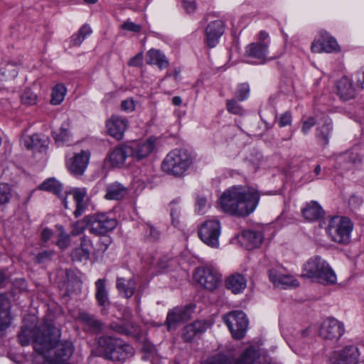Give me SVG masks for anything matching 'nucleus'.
I'll list each match as a JSON object with an SVG mask.
<instances>
[{"label":"nucleus","mask_w":364,"mask_h":364,"mask_svg":"<svg viewBox=\"0 0 364 364\" xmlns=\"http://www.w3.org/2000/svg\"><path fill=\"white\" fill-rule=\"evenodd\" d=\"M259 198V192L253 188L246 190L242 186H232L222 193L219 203L225 213L245 217L255 210Z\"/></svg>","instance_id":"1"},{"label":"nucleus","mask_w":364,"mask_h":364,"mask_svg":"<svg viewBox=\"0 0 364 364\" xmlns=\"http://www.w3.org/2000/svg\"><path fill=\"white\" fill-rule=\"evenodd\" d=\"M98 346L102 357L113 361H124L134 355V348L122 339L108 335L98 338Z\"/></svg>","instance_id":"2"},{"label":"nucleus","mask_w":364,"mask_h":364,"mask_svg":"<svg viewBox=\"0 0 364 364\" xmlns=\"http://www.w3.org/2000/svg\"><path fill=\"white\" fill-rule=\"evenodd\" d=\"M50 326L43 324L38 328L23 326L18 335V341L21 346H27L32 340L33 348L40 355H45L52 346V338L47 334Z\"/></svg>","instance_id":"3"},{"label":"nucleus","mask_w":364,"mask_h":364,"mask_svg":"<svg viewBox=\"0 0 364 364\" xmlns=\"http://www.w3.org/2000/svg\"><path fill=\"white\" fill-rule=\"evenodd\" d=\"M302 277L316 279L324 284H335L336 275L329 264L320 256L310 258L304 264Z\"/></svg>","instance_id":"4"},{"label":"nucleus","mask_w":364,"mask_h":364,"mask_svg":"<svg viewBox=\"0 0 364 364\" xmlns=\"http://www.w3.org/2000/svg\"><path fill=\"white\" fill-rule=\"evenodd\" d=\"M192 158L185 149H173L164 159L161 168L168 174L181 176L189 168Z\"/></svg>","instance_id":"5"},{"label":"nucleus","mask_w":364,"mask_h":364,"mask_svg":"<svg viewBox=\"0 0 364 364\" xmlns=\"http://www.w3.org/2000/svg\"><path fill=\"white\" fill-rule=\"evenodd\" d=\"M353 223L347 217L335 216L328 221L326 231L331 239L338 244L346 245L350 240Z\"/></svg>","instance_id":"6"},{"label":"nucleus","mask_w":364,"mask_h":364,"mask_svg":"<svg viewBox=\"0 0 364 364\" xmlns=\"http://www.w3.org/2000/svg\"><path fill=\"white\" fill-rule=\"evenodd\" d=\"M55 328L49 327L47 334H50L52 338V346L46 351L45 361L55 360V362H66L73 353L74 347L68 341H58L54 336Z\"/></svg>","instance_id":"7"},{"label":"nucleus","mask_w":364,"mask_h":364,"mask_svg":"<svg viewBox=\"0 0 364 364\" xmlns=\"http://www.w3.org/2000/svg\"><path fill=\"white\" fill-rule=\"evenodd\" d=\"M90 233L96 236L104 235L114 230L117 221L114 218H110L105 213H95L86 215Z\"/></svg>","instance_id":"8"},{"label":"nucleus","mask_w":364,"mask_h":364,"mask_svg":"<svg viewBox=\"0 0 364 364\" xmlns=\"http://www.w3.org/2000/svg\"><path fill=\"white\" fill-rule=\"evenodd\" d=\"M223 320L234 338L240 340L244 338L248 326V320L243 311H231L223 316Z\"/></svg>","instance_id":"9"},{"label":"nucleus","mask_w":364,"mask_h":364,"mask_svg":"<svg viewBox=\"0 0 364 364\" xmlns=\"http://www.w3.org/2000/svg\"><path fill=\"white\" fill-rule=\"evenodd\" d=\"M259 356V352L250 346L237 358H229L224 354H218L208 360L205 364H253Z\"/></svg>","instance_id":"10"},{"label":"nucleus","mask_w":364,"mask_h":364,"mask_svg":"<svg viewBox=\"0 0 364 364\" xmlns=\"http://www.w3.org/2000/svg\"><path fill=\"white\" fill-rule=\"evenodd\" d=\"M221 226L218 220H208L203 223L198 230L200 240L206 245L217 247L219 245Z\"/></svg>","instance_id":"11"},{"label":"nucleus","mask_w":364,"mask_h":364,"mask_svg":"<svg viewBox=\"0 0 364 364\" xmlns=\"http://www.w3.org/2000/svg\"><path fill=\"white\" fill-rule=\"evenodd\" d=\"M194 277L202 287L210 291L217 289L221 279L218 270L208 267L198 269Z\"/></svg>","instance_id":"12"},{"label":"nucleus","mask_w":364,"mask_h":364,"mask_svg":"<svg viewBox=\"0 0 364 364\" xmlns=\"http://www.w3.org/2000/svg\"><path fill=\"white\" fill-rule=\"evenodd\" d=\"M359 356L358 348L354 346H348L342 350L334 351L328 364H358Z\"/></svg>","instance_id":"13"},{"label":"nucleus","mask_w":364,"mask_h":364,"mask_svg":"<svg viewBox=\"0 0 364 364\" xmlns=\"http://www.w3.org/2000/svg\"><path fill=\"white\" fill-rule=\"evenodd\" d=\"M344 332L345 327L342 322L334 318H328L323 323L319 333L324 340L336 341Z\"/></svg>","instance_id":"14"},{"label":"nucleus","mask_w":364,"mask_h":364,"mask_svg":"<svg viewBox=\"0 0 364 364\" xmlns=\"http://www.w3.org/2000/svg\"><path fill=\"white\" fill-rule=\"evenodd\" d=\"M210 326L207 320H197L185 326L181 330V338L184 342L191 343L200 338Z\"/></svg>","instance_id":"15"},{"label":"nucleus","mask_w":364,"mask_h":364,"mask_svg":"<svg viewBox=\"0 0 364 364\" xmlns=\"http://www.w3.org/2000/svg\"><path fill=\"white\" fill-rule=\"evenodd\" d=\"M311 50L313 53H332L338 50V45L334 38L326 31H320L318 37L311 43Z\"/></svg>","instance_id":"16"},{"label":"nucleus","mask_w":364,"mask_h":364,"mask_svg":"<svg viewBox=\"0 0 364 364\" xmlns=\"http://www.w3.org/2000/svg\"><path fill=\"white\" fill-rule=\"evenodd\" d=\"M106 127L109 135L117 140H121L128 127V120L125 117L112 115L107 121Z\"/></svg>","instance_id":"17"},{"label":"nucleus","mask_w":364,"mask_h":364,"mask_svg":"<svg viewBox=\"0 0 364 364\" xmlns=\"http://www.w3.org/2000/svg\"><path fill=\"white\" fill-rule=\"evenodd\" d=\"M131 150V158L141 161L148 157L155 148V141L149 139L146 141H135L129 144Z\"/></svg>","instance_id":"18"},{"label":"nucleus","mask_w":364,"mask_h":364,"mask_svg":"<svg viewBox=\"0 0 364 364\" xmlns=\"http://www.w3.org/2000/svg\"><path fill=\"white\" fill-rule=\"evenodd\" d=\"M90 157V153L86 151L75 154L68 164L70 172L75 176H82L89 164Z\"/></svg>","instance_id":"19"},{"label":"nucleus","mask_w":364,"mask_h":364,"mask_svg":"<svg viewBox=\"0 0 364 364\" xmlns=\"http://www.w3.org/2000/svg\"><path fill=\"white\" fill-rule=\"evenodd\" d=\"M225 31V23L221 20H215L208 23L205 28V40L208 47L214 48Z\"/></svg>","instance_id":"20"},{"label":"nucleus","mask_w":364,"mask_h":364,"mask_svg":"<svg viewBox=\"0 0 364 364\" xmlns=\"http://www.w3.org/2000/svg\"><path fill=\"white\" fill-rule=\"evenodd\" d=\"M131 150L128 144L116 146L108 155V160L112 167H122L127 159L131 158Z\"/></svg>","instance_id":"21"},{"label":"nucleus","mask_w":364,"mask_h":364,"mask_svg":"<svg viewBox=\"0 0 364 364\" xmlns=\"http://www.w3.org/2000/svg\"><path fill=\"white\" fill-rule=\"evenodd\" d=\"M77 318L83 325L85 331L92 334H98L102 331L103 323L94 315L82 311L79 313Z\"/></svg>","instance_id":"22"},{"label":"nucleus","mask_w":364,"mask_h":364,"mask_svg":"<svg viewBox=\"0 0 364 364\" xmlns=\"http://www.w3.org/2000/svg\"><path fill=\"white\" fill-rule=\"evenodd\" d=\"M191 308L188 306L177 307L171 310L166 317L168 329L174 328L179 323L184 322L191 318Z\"/></svg>","instance_id":"23"},{"label":"nucleus","mask_w":364,"mask_h":364,"mask_svg":"<svg viewBox=\"0 0 364 364\" xmlns=\"http://www.w3.org/2000/svg\"><path fill=\"white\" fill-rule=\"evenodd\" d=\"M268 43H252L245 48V55L259 60L261 63L267 60Z\"/></svg>","instance_id":"24"},{"label":"nucleus","mask_w":364,"mask_h":364,"mask_svg":"<svg viewBox=\"0 0 364 364\" xmlns=\"http://www.w3.org/2000/svg\"><path fill=\"white\" fill-rule=\"evenodd\" d=\"M269 278L274 286L283 289L295 287L299 285L298 281L294 279L292 276L282 274L275 269L269 270Z\"/></svg>","instance_id":"25"},{"label":"nucleus","mask_w":364,"mask_h":364,"mask_svg":"<svg viewBox=\"0 0 364 364\" xmlns=\"http://www.w3.org/2000/svg\"><path fill=\"white\" fill-rule=\"evenodd\" d=\"M240 241L247 250L259 247L263 241V235L260 232L245 230L240 237Z\"/></svg>","instance_id":"26"},{"label":"nucleus","mask_w":364,"mask_h":364,"mask_svg":"<svg viewBox=\"0 0 364 364\" xmlns=\"http://www.w3.org/2000/svg\"><path fill=\"white\" fill-rule=\"evenodd\" d=\"M108 328L113 331L125 336H133L139 332V326L132 320L121 322L114 321L109 325Z\"/></svg>","instance_id":"27"},{"label":"nucleus","mask_w":364,"mask_h":364,"mask_svg":"<svg viewBox=\"0 0 364 364\" xmlns=\"http://www.w3.org/2000/svg\"><path fill=\"white\" fill-rule=\"evenodd\" d=\"M336 92L342 100L346 101L355 97V90L351 80L343 77L336 83Z\"/></svg>","instance_id":"28"},{"label":"nucleus","mask_w":364,"mask_h":364,"mask_svg":"<svg viewBox=\"0 0 364 364\" xmlns=\"http://www.w3.org/2000/svg\"><path fill=\"white\" fill-rule=\"evenodd\" d=\"M333 131V122L331 119L326 117L323 119V122L316 129V138L323 146H326L329 143L331 134Z\"/></svg>","instance_id":"29"},{"label":"nucleus","mask_w":364,"mask_h":364,"mask_svg":"<svg viewBox=\"0 0 364 364\" xmlns=\"http://www.w3.org/2000/svg\"><path fill=\"white\" fill-rule=\"evenodd\" d=\"M225 286L232 293L238 294L246 288L247 280L241 274H233L226 279Z\"/></svg>","instance_id":"30"},{"label":"nucleus","mask_w":364,"mask_h":364,"mask_svg":"<svg viewBox=\"0 0 364 364\" xmlns=\"http://www.w3.org/2000/svg\"><path fill=\"white\" fill-rule=\"evenodd\" d=\"M146 63L149 65H156L162 70L169 65V62L166 55L158 49H150L146 53Z\"/></svg>","instance_id":"31"},{"label":"nucleus","mask_w":364,"mask_h":364,"mask_svg":"<svg viewBox=\"0 0 364 364\" xmlns=\"http://www.w3.org/2000/svg\"><path fill=\"white\" fill-rule=\"evenodd\" d=\"M96 292L95 299L98 305L102 309L107 307L109 304V293L106 289V280L105 279H99L95 283Z\"/></svg>","instance_id":"32"},{"label":"nucleus","mask_w":364,"mask_h":364,"mask_svg":"<svg viewBox=\"0 0 364 364\" xmlns=\"http://www.w3.org/2000/svg\"><path fill=\"white\" fill-rule=\"evenodd\" d=\"M71 193L76 203V209L74 211V215L75 218H79L86 209V204L84 200L87 196V189L85 188H75L71 191Z\"/></svg>","instance_id":"33"},{"label":"nucleus","mask_w":364,"mask_h":364,"mask_svg":"<svg viewBox=\"0 0 364 364\" xmlns=\"http://www.w3.org/2000/svg\"><path fill=\"white\" fill-rule=\"evenodd\" d=\"M127 193V188L120 183L114 182L107 185L105 198L107 200H120Z\"/></svg>","instance_id":"34"},{"label":"nucleus","mask_w":364,"mask_h":364,"mask_svg":"<svg viewBox=\"0 0 364 364\" xmlns=\"http://www.w3.org/2000/svg\"><path fill=\"white\" fill-rule=\"evenodd\" d=\"M324 213L321 206L316 201H311L302 209V215L304 218L309 221L317 220Z\"/></svg>","instance_id":"35"},{"label":"nucleus","mask_w":364,"mask_h":364,"mask_svg":"<svg viewBox=\"0 0 364 364\" xmlns=\"http://www.w3.org/2000/svg\"><path fill=\"white\" fill-rule=\"evenodd\" d=\"M116 287L119 294L126 298H131L135 292L136 282L134 279H126L123 277H117Z\"/></svg>","instance_id":"36"},{"label":"nucleus","mask_w":364,"mask_h":364,"mask_svg":"<svg viewBox=\"0 0 364 364\" xmlns=\"http://www.w3.org/2000/svg\"><path fill=\"white\" fill-rule=\"evenodd\" d=\"M10 305L6 296L0 295V331L9 327L11 322Z\"/></svg>","instance_id":"37"},{"label":"nucleus","mask_w":364,"mask_h":364,"mask_svg":"<svg viewBox=\"0 0 364 364\" xmlns=\"http://www.w3.org/2000/svg\"><path fill=\"white\" fill-rule=\"evenodd\" d=\"M14 191L7 183H0V211H4L13 198Z\"/></svg>","instance_id":"38"},{"label":"nucleus","mask_w":364,"mask_h":364,"mask_svg":"<svg viewBox=\"0 0 364 364\" xmlns=\"http://www.w3.org/2000/svg\"><path fill=\"white\" fill-rule=\"evenodd\" d=\"M68 123H63L58 131H53L52 136L58 145L70 142V134Z\"/></svg>","instance_id":"39"},{"label":"nucleus","mask_w":364,"mask_h":364,"mask_svg":"<svg viewBox=\"0 0 364 364\" xmlns=\"http://www.w3.org/2000/svg\"><path fill=\"white\" fill-rule=\"evenodd\" d=\"M92 32L91 27L85 23L77 31V33L73 34L70 38V44L72 46H79L85 39V38L90 36Z\"/></svg>","instance_id":"40"},{"label":"nucleus","mask_w":364,"mask_h":364,"mask_svg":"<svg viewBox=\"0 0 364 364\" xmlns=\"http://www.w3.org/2000/svg\"><path fill=\"white\" fill-rule=\"evenodd\" d=\"M39 188L41 190L52 192L58 197L62 196L63 186L55 178H49L45 181L40 185Z\"/></svg>","instance_id":"41"},{"label":"nucleus","mask_w":364,"mask_h":364,"mask_svg":"<svg viewBox=\"0 0 364 364\" xmlns=\"http://www.w3.org/2000/svg\"><path fill=\"white\" fill-rule=\"evenodd\" d=\"M18 74V68L14 63H7L1 65L0 75L5 80H12L17 77Z\"/></svg>","instance_id":"42"},{"label":"nucleus","mask_w":364,"mask_h":364,"mask_svg":"<svg viewBox=\"0 0 364 364\" xmlns=\"http://www.w3.org/2000/svg\"><path fill=\"white\" fill-rule=\"evenodd\" d=\"M66 91L63 84L56 85L52 90L50 103L54 105H60L65 98Z\"/></svg>","instance_id":"43"},{"label":"nucleus","mask_w":364,"mask_h":364,"mask_svg":"<svg viewBox=\"0 0 364 364\" xmlns=\"http://www.w3.org/2000/svg\"><path fill=\"white\" fill-rule=\"evenodd\" d=\"M90 250H85L82 247H77L71 252V258L73 261L81 262L87 260L90 258Z\"/></svg>","instance_id":"44"},{"label":"nucleus","mask_w":364,"mask_h":364,"mask_svg":"<svg viewBox=\"0 0 364 364\" xmlns=\"http://www.w3.org/2000/svg\"><path fill=\"white\" fill-rule=\"evenodd\" d=\"M86 228H88V223L86 220L85 216L83 219L77 220L73 224L70 234L73 236L79 235L82 233Z\"/></svg>","instance_id":"45"},{"label":"nucleus","mask_w":364,"mask_h":364,"mask_svg":"<svg viewBox=\"0 0 364 364\" xmlns=\"http://www.w3.org/2000/svg\"><path fill=\"white\" fill-rule=\"evenodd\" d=\"M226 107L228 111L233 114L242 115L245 113V109L234 99L227 100Z\"/></svg>","instance_id":"46"},{"label":"nucleus","mask_w":364,"mask_h":364,"mask_svg":"<svg viewBox=\"0 0 364 364\" xmlns=\"http://www.w3.org/2000/svg\"><path fill=\"white\" fill-rule=\"evenodd\" d=\"M250 87L247 83H242L238 85L235 92V97L240 101L246 100L249 96Z\"/></svg>","instance_id":"47"},{"label":"nucleus","mask_w":364,"mask_h":364,"mask_svg":"<svg viewBox=\"0 0 364 364\" xmlns=\"http://www.w3.org/2000/svg\"><path fill=\"white\" fill-rule=\"evenodd\" d=\"M21 101L25 105H33L36 103L37 96L33 92L28 89L23 92L21 96Z\"/></svg>","instance_id":"48"},{"label":"nucleus","mask_w":364,"mask_h":364,"mask_svg":"<svg viewBox=\"0 0 364 364\" xmlns=\"http://www.w3.org/2000/svg\"><path fill=\"white\" fill-rule=\"evenodd\" d=\"M316 119L314 117H309L302 122L301 132L307 134L310 129L316 124Z\"/></svg>","instance_id":"49"},{"label":"nucleus","mask_w":364,"mask_h":364,"mask_svg":"<svg viewBox=\"0 0 364 364\" xmlns=\"http://www.w3.org/2000/svg\"><path fill=\"white\" fill-rule=\"evenodd\" d=\"M121 28L125 31H132L134 33H139L141 31V26L135 23L126 21L121 25Z\"/></svg>","instance_id":"50"},{"label":"nucleus","mask_w":364,"mask_h":364,"mask_svg":"<svg viewBox=\"0 0 364 364\" xmlns=\"http://www.w3.org/2000/svg\"><path fill=\"white\" fill-rule=\"evenodd\" d=\"M53 256L52 251L44 250L37 254L35 257L36 262L38 264L44 263L47 261H50Z\"/></svg>","instance_id":"51"},{"label":"nucleus","mask_w":364,"mask_h":364,"mask_svg":"<svg viewBox=\"0 0 364 364\" xmlns=\"http://www.w3.org/2000/svg\"><path fill=\"white\" fill-rule=\"evenodd\" d=\"M70 243V240L69 235H68L65 232H61L60 234L59 235V238L57 242L58 246L60 249L63 250V249H65L66 247H68L69 246Z\"/></svg>","instance_id":"52"},{"label":"nucleus","mask_w":364,"mask_h":364,"mask_svg":"<svg viewBox=\"0 0 364 364\" xmlns=\"http://www.w3.org/2000/svg\"><path fill=\"white\" fill-rule=\"evenodd\" d=\"M344 158L352 165L357 166L361 163V158L358 153L348 152L344 156Z\"/></svg>","instance_id":"53"},{"label":"nucleus","mask_w":364,"mask_h":364,"mask_svg":"<svg viewBox=\"0 0 364 364\" xmlns=\"http://www.w3.org/2000/svg\"><path fill=\"white\" fill-rule=\"evenodd\" d=\"M292 116L289 112H286L282 114L278 121L279 126L284 127L291 124Z\"/></svg>","instance_id":"54"},{"label":"nucleus","mask_w":364,"mask_h":364,"mask_svg":"<svg viewBox=\"0 0 364 364\" xmlns=\"http://www.w3.org/2000/svg\"><path fill=\"white\" fill-rule=\"evenodd\" d=\"M143 63V54L142 53H139L135 56L132 57L128 62L129 66L133 67H140L142 65Z\"/></svg>","instance_id":"55"},{"label":"nucleus","mask_w":364,"mask_h":364,"mask_svg":"<svg viewBox=\"0 0 364 364\" xmlns=\"http://www.w3.org/2000/svg\"><path fill=\"white\" fill-rule=\"evenodd\" d=\"M121 108L126 112L133 111L135 108L134 101L132 100H123L121 103Z\"/></svg>","instance_id":"56"},{"label":"nucleus","mask_w":364,"mask_h":364,"mask_svg":"<svg viewBox=\"0 0 364 364\" xmlns=\"http://www.w3.org/2000/svg\"><path fill=\"white\" fill-rule=\"evenodd\" d=\"M183 9L189 14L193 13L196 9V3L195 1H183Z\"/></svg>","instance_id":"57"},{"label":"nucleus","mask_w":364,"mask_h":364,"mask_svg":"<svg viewBox=\"0 0 364 364\" xmlns=\"http://www.w3.org/2000/svg\"><path fill=\"white\" fill-rule=\"evenodd\" d=\"M92 246V241L86 235H83L80 238V247L85 250H90V247Z\"/></svg>","instance_id":"58"},{"label":"nucleus","mask_w":364,"mask_h":364,"mask_svg":"<svg viewBox=\"0 0 364 364\" xmlns=\"http://www.w3.org/2000/svg\"><path fill=\"white\" fill-rule=\"evenodd\" d=\"M29 140L33 144L34 148H38L39 146H43V144H41V139L39 137L38 134H33L31 136H28Z\"/></svg>","instance_id":"59"},{"label":"nucleus","mask_w":364,"mask_h":364,"mask_svg":"<svg viewBox=\"0 0 364 364\" xmlns=\"http://www.w3.org/2000/svg\"><path fill=\"white\" fill-rule=\"evenodd\" d=\"M149 237L152 238L154 240H156L159 239L160 236V232L159 230H157L156 228H154L153 226H149Z\"/></svg>","instance_id":"60"},{"label":"nucleus","mask_w":364,"mask_h":364,"mask_svg":"<svg viewBox=\"0 0 364 364\" xmlns=\"http://www.w3.org/2000/svg\"><path fill=\"white\" fill-rule=\"evenodd\" d=\"M268 38H269V34L266 31H261L259 33V36H258L259 42L258 43H269V41H266L267 40H268Z\"/></svg>","instance_id":"61"},{"label":"nucleus","mask_w":364,"mask_h":364,"mask_svg":"<svg viewBox=\"0 0 364 364\" xmlns=\"http://www.w3.org/2000/svg\"><path fill=\"white\" fill-rule=\"evenodd\" d=\"M51 236H52V232L50 230H49L48 228H45L43 230V231L41 232V237L44 241L48 240L51 237Z\"/></svg>","instance_id":"62"},{"label":"nucleus","mask_w":364,"mask_h":364,"mask_svg":"<svg viewBox=\"0 0 364 364\" xmlns=\"http://www.w3.org/2000/svg\"><path fill=\"white\" fill-rule=\"evenodd\" d=\"M196 204L198 206V211L200 212L203 210V208L206 205V200L204 198H198L196 200Z\"/></svg>","instance_id":"63"},{"label":"nucleus","mask_w":364,"mask_h":364,"mask_svg":"<svg viewBox=\"0 0 364 364\" xmlns=\"http://www.w3.org/2000/svg\"><path fill=\"white\" fill-rule=\"evenodd\" d=\"M171 205H172L171 208V215L172 218L174 216L178 217V210L177 207H174L175 201H173L171 203Z\"/></svg>","instance_id":"64"}]
</instances>
